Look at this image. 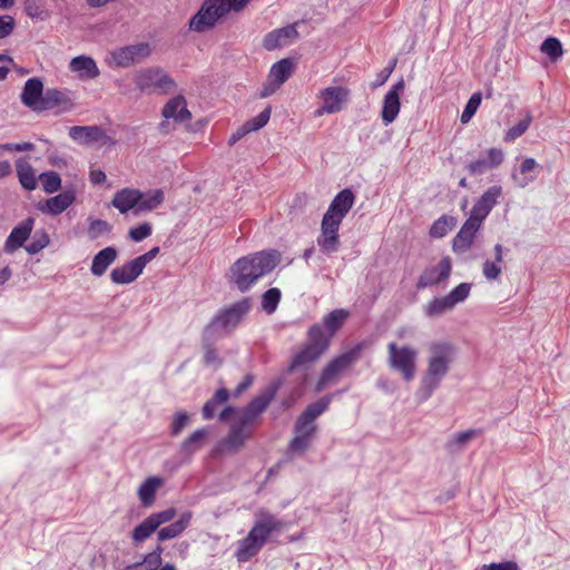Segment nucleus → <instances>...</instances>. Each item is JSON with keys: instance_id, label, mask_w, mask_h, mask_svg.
<instances>
[{"instance_id": "49530a36", "label": "nucleus", "mask_w": 570, "mask_h": 570, "mask_svg": "<svg viewBox=\"0 0 570 570\" xmlns=\"http://www.w3.org/2000/svg\"><path fill=\"white\" fill-rule=\"evenodd\" d=\"M48 244V234L45 230H37L32 237V240L24 248L29 254L35 255L47 247Z\"/></svg>"}, {"instance_id": "aec40b11", "label": "nucleus", "mask_w": 570, "mask_h": 570, "mask_svg": "<svg viewBox=\"0 0 570 570\" xmlns=\"http://www.w3.org/2000/svg\"><path fill=\"white\" fill-rule=\"evenodd\" d=\"M297 37L298 32L295 26H286L267 33L263 40V46L266 50L271 51L291 43Z\"/></svg>"}, {"instance_id": "412c9836", "label": "nucleus", "mask_w": 570, "mask_h": 570, "mask_svg": "<svg viewBox=\"0 0 570 570\" xmlns=\"http://www.w3.org/2000/svg\"><path fill=\"white\" fill-rule=\"evenodd\" d=\"M140 200V190L134 188H124L117 191L111 200V205L121 214H126L134 209V214L138 215V203Z\"/></svg>"}, {"instance_id": "0eeeda50", "label": "nucleus", "mask_w": 570, "mask_h": 570, "mask_svg": "<svg viewBox=\"0 0 570 570\" xmlns=\"http://www.w3.org/2000/svg\"><path fill=\"white\" fill-rule=\"evenodd\" d=\"M417 350L410 345L399 346L395 342L387 345V362L392 370L401 373L410 382L416 373Z\"/></svg>"}, {"instance_id": "b1692460", "label": "nucleus", "mask_w": 570, "mask_h": 570, "mask_svg": "<svg viewBox=\"0 0 570 570\" xmlns=\"http://www.w3.org/2000/svg\"><path fill=\"white\" fill-rule=\"evenodd\" d=\"M142 271L144 269L135 258L120 267L114 268L110 273V279L112 283L119 285L130 284L142 273Z\"/></svg>"}, {"instance_id": "a878e982", "label": "nucleus", "mask_w": 570, "mask_h": 570, "mask_svg": "<svg viewBox=\"0 0 570 570\" xmlns=\"http://www.w3.org/2000/svg\"><path fill=\"white\" fill-rule=\"evenodd\" d=\"M70 69L81 79H95L99 76V69L91 57L78 56L70 61Z\"/></svg>"}, {"instance_id": "473e14b6", "label": "nucleus", "mask_w": 570, "mask_h": 570, "mask_svg": "<svg viewBox=\"0 0 570 570\" xmlns=\"http://www.w3.org/2000/svg\"><path fill=\"white\" fill-rule=\"evenodd\" d=\"M76 199V193L72 189L62 191L47 200V209L52 215H59L66 210Z\"/></svg>"}, {"instance_id": "8fccbe9b", "label": "nucleus", "mask_w": 570, "mask_h": 570, "mask_svg": "<svg viewBox=\"0 0 570 570\" xmlns=\"http://www.w3.org/2000/svg\"><path fill=\"white\" fill-rule=\"evenodd\" d=\"M476 430H466L463 432L456 433L451 441L448 443V448L451 451H458L462 449L468 442H470L474 436H476Z\"/></svg>"}, {"instance_id": "c9c22d12", "label": "nucleus", "mask_w": 570, "mask_h": 570, "mask_svg": "<svg viewBox=\"0 0 570 570\" xmlns=\"http://www.w3.org/2000/svg\"><path fill=\"white\" fill-rule=\"evenodd\" d=\"M16 167L21 186L27 190H33L37 187V180L32 166L23 158H19Z\"/></svg>"}, {"instance_id": "6e6d98bb", "label": "nucleus", "mask_w": 570, "mask_h": 570, "mask_svg": "<svg viewBox=\"0 0 570 570\" xmlns=\"http://www.w3.org/2000/svg\"><path fill=\"white\" fill-rule=\"evenodd\" d=\"M470 289H471V284L461 283L455 288H453L449 293V295H446V297L449 298V301L451 302V304L454 307L456 304L462 303L463 301L466 299V297L469 296Z\"/></svg>"}, {"instance_id": "dca6fc26", "label": "nucleus", "mask_w": 570, "mask_h": 570, "mask_svg": "<svg viewBox=\"0 0 570 570\" xmlns=\"http://www.w3.org/2000/svg\"><path fill=\"white\" fill-rule=\"evenodd\" d=\"M404 87V81L401 79L384 96L381 116L385 125L393 122L397 117L401 108L400 92L403 91Z\"/></svg>"}, {"instance_id": "e433bc0d", "label": "nucleus", "mask_w": 570, "mask_h": 570, "mask_svg": "<svg viewBox=\"0 0 570 570\" xmlns=\"http://www.w3.org/2000/svg\"><path fill=\"white\" fill-rule=\"evenodd\" d=\"M229 397V392L226 389H219L215 392L212 399H209L203 406L202 413L205 420L214 417L216 410L219 405L226 403Z\"/></svg>"}, {"instance_id": "1a4fd4ad", "label": "nucleus", "mask_w": 570, "mask_h": 570, "mask_svg": "<svg viewBox=\"0 0 570 570\" xmlns=\"http://www.w3.org/2000/svg\"><path fill=\"white\" fill-rule=\"evenodd\" d=\"M364 343H358L350 351L333 358L322 371L315 391L320 393L327 385L333 384L342 372L346 371L361 358Z\"/></svg>"}, {"instance_id": "37998d69", "label": "nucleus", "mask_w": 570, "mask_h": 570, "mask_svg": "<svg viewBox=\"0 0 570 570\" xmlns=\"http://www.w3.org/2000/svg\"><path fill=\"white\" fill-rule=\"evenodd\" d=\"M317 244L321 247L322 252L325 254H332L337 252L340 245L338 233L334 234H323L321 233L317 238Z\"/></svg>"}, {"instance_id": "a211bd4d", "label": "nucleus", "mask_w": 570, "mask_h": 570, "mask_svg": "<svg viewBox=\"0 0 570 570\" xmlns=\"http://www.w3.org/2000/svg\"><path fill=\"white\" fill-rule=\"evenodd\" d=\"M35 225V218L28 217L21 224L16 226L8 236L3 250L7 254H12L18 248L23 246L24 242L30 237Z\"/></svg>"}, {"instance_id": "393cba45", "label": "nucleus", "mask_w": 570, "mask_h": 570, "mask_svg": "<svg viewBox=\"0 0 570 570\" xmlns=\"http://www.w3.org/2000/svg\"><path fill=\"white\" fill-rule=\"evenodd\" d=\"M193 513L190 511H186L181 513L179 519L161 529L158 530L157 537L159 541H167L174 538H177L181 534L186 528L189 525Z\"/></svg>"}, {"instance_id": "4468645a", "label": "nucleus", "mask_w": 570, "mask_h": 570, "mask_svg": "<svg viewBox=\"0 0 570 570\" xmlns=\"http://www.w3.org/2000/svg\"><path fill=\"white\" fill-rule=\"evenodd\" d=\"M350 90L345 87H327L321 91V98L323 99V106L317 111L318 115L322 112L335 114L342 110L343 104L347 100Z\"/></svg>"}, {"instance_id": "ddd939ff", "label": "nucleus", "mask_w": 570, "mask_h": 570, "mask_svg": "<svg viewBox=\"0 0 570 570\" xmlns=\"http://www.w3.org/2000/svg\"><path fill=\"white\" fill-rule=\"evenodd\" d=\"M250 436V429L243 425L239 421L232 424L229 433L219 441L215 449L216 453L237 452L245 441Z\"/></svg>"}, {"instance_id": "13d9d810", "label": "nucleus", "mask_w": 570, "mask_h": 570, "mask_svg": "<svg viewBox=\"0 0 570 570\" xmlns=\"http://www.w3.org/2000/svg\"><path fill=\"white\" fill-rule=\"evenodd\" d=\"M111 230V226L108 222L102 219H92L90 222L88 234L91 239L98 238L102 234H107Z\"/></svg>"}, {"instance_id": "2f4dec72", "label": "nucleus", "mask_w": 570, "mask_h": 570, "mask_svg": "<svg viewBox=\"0 0 570 570\" xmlns=\"http://www.w3.org/2000/svg\"><path fill=\"white\" fill-rule=\"evenodd\" d=\"M293 70V60L289 58H284L272 66L268 80H272L282 86L292 76Z\"/></svg>"}, {"instance_id": "0e129e2a", "label": "nucleus", "mask_w": 570, "mask_h": 570, "mask_svg": "<svg viewBox=\"0 0 570 570\" xmlns=\"http://www.w3.org/2000/svg\"><path fill=\"white\" fill-rule=\"evenodd\" d=\"M16 28V20L12 16H0V40L12 35Z\"/></svg>"}, {"instance_id": "774afa93", "label": "nucleus", "mask_w": 570, "mask_h": 570, "mask_svg": "<svg viewBox=\"0 0 570 570\" xmlns=\"http://www.w3.org/2000/svg\"><path fill=\"white\" fill-rule=\"evenodd\" d=\"M481 570H519V567L514 561H504L500 563L483 564Z\"/></svg>"}, {"instance_id": "052dcab7", "label": "nucleus", "mask_w": 570, "mask_h": 570, "mask_svg": "<svg viewBox=\"0 0 570 570\" xmlns=\"http://www.w3.org/2000/svg\"><path fill=\"white\" fill-rule=\"evenodd\" d=\"M312 439L295 434V438L289 443L288 450L292 453L302 454L309 448Z\"/></svg>"}, {"instance_id": "bf43d9fd", "label": "nucleus", "mask_w": 570, "mask_h": 570, "mask_svg": "<svg viewBox=\"0 0 570 570\" xmlns=\"http://www.w3.org/2000/svg\"><path fill=\"white\" fill-rule=\"evenodd\" d=\"M164 549L158 544L150 553H148L141 563L146 564L149 570H156L161 564V553Z\"/></svg>"}, {"instance_id": "7ed1b4c3", "label": "nucleus", "mask_w": 570, "mask_h": 570, "mask_svg": "<svg viewBox=\"0 0 570 570\" xmlns=\"http://www.w3.org/2000/svg\"><path fill=\"white\" fill-rule=\"evenodd\" d=\"M429 352L428 367L416 393L421 402L429 400L439 387L441 381L448 375L455 350L450 343L433 342L429 346Z\"/></svg>"}, {"instance_id": "4be33fe9", "label": "nucleus", "mask_w": 570, "mask_h": 570, "mask_svg": "<svg viewBox=\"0 0 570 570\" xmlns=\"http://www.w3.org/2000/svg\"><path fill=\"white\" fill-rule=\"evenodd\" d=\"M480 227L481 226L476 225L475 223L466 219L452 240L453 252L458 254L468 252L471 248L475 234Z\"/></svg>"}, {"instance_id": "6e6552de", "label": "nucleus", "mask_w": 570, "mask_h": 570, "mask_svg": "<svg viewBox=\"0 0 570 570\" xmlns=\"http://www.w3.org/2000/svg\"><path fill=\"white\" fill-rule=\"evenodd\" d=\"M283 385V380L278 379L258 393L245 407L238 410V420L243 425L250 429L258 420L261 414L267 409L269 403L276 396V393Z\"/></svg>"}, {"instance_id": "c756f323", "label": "nucleus", "mask_w": 570, "mask_h": 570, "mask_svg": "<svg viewBox=\"0 0 570 570\" xmlns=\"http://www.w3.org/2000/svg\"><path fill=\"white\" fill-rule=\"evenodd\" d=\"M209 431L207 429H198L193 432L181 444L179 452L184 458H190L196 451H198L205 443Z\"/></svg>"}, {"instance_id": "423d86ee", "label": "nucleus", "mask_w": 570, "mask_h": 570, "mask_svg": "<svg viewBox=\"0 0 570 570\" xmlns=\"http://www.w3.org/2000/svg\"><path fill=\"white\" fill-rule=\"evenodd\" d=\"M134 81L142 92H157L169 95L177 88L176 81L160 67H150L138 70Z\"/></svg>"}, {"instance_id": "338daca9", "label": "nucleus", "mask_w": 570, "mask_h": 570, "mask_svg": "<svg viewBox=\"0 0 570 570\" xmlns=\"http://www.w3.org/2000/svg\"><path fill=\"white\" fill-rule=\"evenodd\" d=\"M499 263L485 261L483 264V275L487 279H497L501 275V267L498 265Z\"/></svg>"}, {"instance_id": "2eb2a0df", "label": "nucleus", "mask_w": 570, "mask_h": 570, "mask_svg": "<svg viewBox=\"0 0 570 570\" xmlns=\"http://www.w3.org/2000/svg\"><path fill=\"white\" fill-rule=\"evenodd\" d=\"M452 269V262L449 256L443 257L438 266L429 267L423 271L417 281L419 288H425L436 285L449 278Z\"/></svg>"}, {"instance_id": "09e8293b", "label": "nucleus", "mask_w": 570, "mask_h": 570, "mask_svg": "<svg viewBox=\"0 0 570 570\" xmlns=\"http://www.w3.org/2000/svg\"><path fill=\"white\" fill-rule=\"evenodd\" d=\"M281 299V292L278 288H269L263 294L262 307L263 309L271 314L273 313Z\"/></svg>"}, {"instance_id": "f03ea898", "label": "nucleus", "mask_w": 570, "mask_h": 570, "mask_svg": "<svg viewBox=\"0 0 570 570\" xmlns=\"http://www.w3.org/2000/svg\"><path fill=\"white\" fill-rule=\"evenodd\" d=\"M277 250H263L237 259L229 268L228 277L240 292H246L279 263Z\"/></svg>"}, {"instance_id": "69168bd1", "label": "nucleus", "mask_w": 570, "mask_h": 570, "mask_svg": "<svg viewBox=\"0 0 570 570\" xmlns=\"http://www.w3.org/2000/svg\"><path fill=\"white\" fill-rule=\"evenodd\" d=\"M150 235H151V226L148 223H144V224H141L135 228H131L129 230V237L134 242H141Z\"/></svg>"}, {"instance_id": "5701e85b", "label": "nucleus", "mask_w": 570, "mask_h": 570, "mask_svg": "<svg viewBox=\"0 0 570 570\" xmlns=\"http://www.w3.org/2000/svg\"><path fill=\"white\" fill-rule=\"evenodd\" d=\"M161 115L164 118H173L178 122H184L191 118V112L187 109V102L183 95H178L166 102Z\"/></svg>"}, {"instance_id": "f8f14e48", "label": "nucleus", "mask_w": 570, "mask_h": 570, "mask_svg": "<svg viewBox=\"0 0 570 570\" xmlns=\"http://www.w3.org/2000/svg\"><path fill=\"white\" fill-rule=\"evenodd\" d=\"M150 53L151 48L149 43L141 42L116 49L112 52V59L118 67L125 68L141 61L142 59L149 57Z\"/></svg>"}, {"instance_id": "ea45409f", "label": "nucleus", "mask_w": 570, "mask_h": 570, "mask_svg": "<svg viewBox=\"0 0 570 570\" xmlns=\"http://www.w3.org/2000/svg\"><path fill=\"white\" fill-rule=\"evenodd\" d=\"M158 528L148 515L140 524L134 528L131 538L135 543H140L149 538Z\"/></svg>"}, {"instance_id": "a18cd8bd", "label": "nucleus", "mask_w": 570, "mask_h": 570, "mask_svg": "<svg viewBox=\"0 0 570 570\" xmlns=\"http://www.w3.org/2000/svg\"><path fill=\"white\" fill-rule=\"evenodd\" d=\"M532 121V116L530 112L527 114V116L521 119L517 125L511 127L504 136V140L510 142L522 136L529 128L530 124Z\"/></svg>"}, {"instance_id": "603ef678", "label": "nucleus", "mask_w": 570, "mask_h": 570, "mask_svg": "<svg viewBox=\"0 0 570 570\" xmlns=\"http://www.w3.org/2000/svg\"><path fill=\"white\" fill-rule=\"evenodd\" d=\"M314 422L315 421L304 420V416L301 414L295 422V434L312 439L317 430V426Z\"/></svg>"}, {"instance_id": "cd10ccee", "label": "nucleus", "mask_w": 570, "mask_h": 570, "mask_svg": "<svg viewBox=\"0 0 570 570\" xmlns=\"http://www.w3.org/2000/svg\"><path fill=\"white\" fill-rule=\"evenodd\" d=\"M163 483L164 480L159 476H150L142 482L138 489V497L142 507L149 508L154 504L156 492Z\"/></svg>"}, {"instance_id": "f704fd0d", "label": "nucleus", "mask_w": 570, "mask_h": 570, "mask_svg": "<svg viewBox=\"0 0 570 570\" xmlns=\"http://www.w3.org/2000/svg\"><path fill=\"white\" fill-rule=\"evenodd\" d=\"M165 199L161 189H154L147 193L140 191V200L138 203V215L144 212H151L158 208Z\"/></svg>"}, {"instance_id": "864d4df0", "label": "nucleus", "mask_w": 570, "mask_h": 570, "mask_svg": "<svg viewBox=\"0 0 570 570\" xmlns=\"http://www.w3.org/2000/svg\"><path fill=\"white\" fill-rule=\"evenodd\" d=\"M342 220L343 218L336 216L335 214L326 212L322 219L321 230L323 232V234L338 233Z\"/></svg>"}, {"instance_id": "c03bdc74", "label": "nucleus", "mask_w": 570, "mask_h": 570, "mask_svg": "<svg viewBox=\"0 0 570 570\" xmlns=\"http://www.w3.org/2000/svg\"><path fill=\"white\" fill-rule=\"evenodd\" d=\"M541 51L544 52L552 61L562 56V45L559 39L549 37L541 45Z\"/></svg>"}, {"instance_id": "c85d7f7f", "label": "nucleus", "mask_w": 570, "mask_h": 570, "mask_svg": "<svg viewBox=\"0 0 570 570\" xmlns=\"http://www.w3.org/2000/svg\"><path fill=\"white\" fill-rule=\"evenodd\" d=\"M354 194L351 189H343L332 200L327 212L344 218L354 204Z\"/></svg>"}, {"instance_id": "9d476101", "label": "nucleus", "mask_w": 570, "mask_h": 570, "mask_svg": "<svg viewBox=\"0 0 570 570\" xmlns=\"http://www.w3.org/2000/svg\"><path fill=\"white\" fill-rule=\"evenodd\" d=\"M250 307V298H243L217 314L206 327H212V332L215 334H218L219 331L229 333L240 323Z\"/></svg>"}, {"instance_id": "79ce46f5", "label": "nucleus", "mask_w": 570, "mask_h": 570, "mask_svg": "<svg viewBox=\"0 0 570 570\" xmlns=\"http://www.w3.org/2000/svg\"><path fill=\"white\" fill-rule=\"evenodd\" d=\"M331 400L332 397L326 395L307 405L302 413L304 420L315 421L328 407Z\"/></svg>"}, {"instance_id": "e2e57ef3", "label": "nucleus", "mask_w": 570, "mask_h": 570, "mask_svg": "<svg viewBox=\"0 0 570 570\" xmlns=\"http://www.w3.org/2000/svg\"><path fill=\"white\" fill-rule=\"evenodd\" d=\"M176 509L169 508L159 512L151 513L149 517L156 527L159 528L161 524L170 522L176 517Z\"/></svg>"}, {"instance_id": "5fc2aeb1", "label": "nucleus", "mask_w": 570, "mask_h": 570, "mask_svg": "<svg viewBox=\"0 0 570 570\" xmlns=\"http://www.w3.org/2000/svg\"><path fill=\"white\" fill-rule=\"evenodd\" d=\"M481 100H482V96H481V92H474L468 104L465 105L464 107V110L461 115V122L462 124H466L471 120V118L473 117V115L475 114L478 107L480 106L481 104Z\"/></svg>"}, {"instance_id": "a19ab883", "label": "nucleus", "mask_w": 570, "mask_h": 570, "mask_svg": "<svg viewBox=\"0 0 570 570\" xmlns=\"http://www.w3.org/2000/svg\"><path fill=\"white\" fill-rule=\"evenodd\" d=\"M453 305L449 301L446 296L441 298H434L432 299L426 306H425V314L429 317H438L443 315L444 313L453 309Z\"/></svg>"}, {"instance_id": "20e7f679", "label": "nucleus", "mask_w": 570, "mask_h": 570, "mask_svg": "<svg viewBox=\"0 0 570 570\" xmlns=\"http://www.w3.org/2000/svg\"><path fill=\"white\" fill-rule=\"evenodd\" d=\"M283 528L284 522L276 519L273 514L259 512L254 527L247 537L239 542L236 553L238 561H247L254 557L265 544L268 535L274 531H281Z\"/></svg>"}, {"instance_id": "58836bf2", "label": "nucleus", "mask_w": 570, "mask_h": 570, "mask_svg": "<svg viewBox=\"0 0 570 570\" xmlns=\"http://www.w3.org/2000/svg\"><path fill=\"white\" fill-rule=\"evenodd\" d=\"M158 528L148 515L140 524L134 528L131 538L135 543H140L149 538Z\"/></svg>"}, {"instance_id": "39448f33", "label": "nucleus", "mask_w": 570, "mask_h": 570, "mask_svg": "<svg viewBox=\"0 0 570 570\" xmlns=\"http://www.w3.org/2000/svg\"><path fill=\"white\" fill-rule=\"evenodd\" d=\"M249 0H205L199 11L191 18L189 27L204 32L215 27L217 21L229 12H239Z\"/></svg>"}, {"instance_id": "f257e3e1", "label": "nucleus", "mask_w": 570, "mask_h": 570, "mask_svg": "<svg viewBox=\"0 0 570 570\" xmlns=\"http://www.w3.org/2000/svg\"><path fill=\"white\" fill-rule=\"evenodd\" d=\"M347 316L348 312L335 309L324 317V326L328 333H325L320 324H314L308 330L309 343L293 356L286 370V373L296 375L297 381H299L298 386L293 392L294 397H299L303 394L304 385L309 379V371L314 362L328 348L331 338L342 327Z\"/></svg>"}, {"instance_id": "3c124183", "label": "nucleus", "mask_w": 570, "mask_h": 570, "mask_svg": "<svg viewBox=\"0 0 570 570\" xmlns=\"http://www.w3.org/2000/svg\"><path fill=\"white\" fill-rule=\"evenodd\" d=\"M42 186L46 193L52 194L60 189L61 179L56 171H48L40 175Z\"/></svg>"}, {"instance_id": "de8ad7c7", "label": "nucleus", "mask_w": 570, "mask_h": 570, "mask_svg": "<svg viewBox=\"0 0 570 570\" xmlns=\"http://www.w3.org/2000/svg\"><path fill=\"white\" fill-rule=\"evenodd\" d=\"M500 195H501V187L492 186L479 198L476 204L490 213L491 209L497 204V200L500 197Z\"/></svg>"}, {"instance_id": "680f3d73", "label": "nucleus", "mask_w": 570, "mask_h": 570, "mask_svg": "<svg viewBox=\"0 0 570 570\" xmlns=\"http://www.w3.org/2000/svg\"><path fill=\"white\" fill-rule=\"evenodd\" d=\"M189 420L190 417L186 412H178L170 424V434L174 436L180 434Z\"/></svg>"}, {"instance_id": "f3484780", "label": "nucleus", "mask_w": 570, "mask_h": 570, "mask_svg": "<svg viewBox=\"0 0 570 570\" xmlns=\"http://www.w3.org/2000/svg\"><path fill=\"white\" fill-rule=\"evenodd\" d=\"M58 108V112H68L75 108L68 90L47 89L42 99L41 111Z\"/></svg>"}, {"instance_id": "7c9ffc66", "label": "nucleus", "mask_w": 570, "mask_h": 570, "mask_svg": "<svg viewBox=\"0 0 570 570\" xmlns=\"http://www.w3.org/2000/svg\"><path fill=\"white\" fill-rule=\"evenodd\" d=\"M217 334L212 332V327H205L203 332V350L204 362L206 365L219 366L222 364V360L218 356L216 348L214 347V341L216 340Z\"/></svg>"}, {"instance_id": "4d7b16f0", "label": "nucleus", "mask_w": 570, "mask_h": 570, "mask_svg": "<svg viewBox=\"0 0 570 570\" xmlns=\"http://www.w3.org/2000/svg\"><path fill=\"white\" fill-rule=\"evenodd\" d=\"M271 118V108L267 107L263 111H261L256 117L249 119L244 125L248 129L249 132L259 130L263 128Z\"/></svg>"}, {"instance_id": "72a5a7b5", "label": "nucleus", "mask_w": 570, "mask_h": 570, "mask_svg": "<svg viewBox=\"0 0 570 570\" xmlns=\"http://www.w3.org/2000/svg\"><path fill=\"white\" fill-rule=\"evenodd\" d=\"M538 167L539 165L533 158H525L520 166V173H513L512 178L518 186L525 187L535 179L537 174L534 171Z\"/></svg>"}, {"instance_id": "bb28decb", "label": "nucleus", "mask_w": 570, "mask_h": 570, "mask_svg": "<svg viewBox=\"0 0 570 570\" xmlns=\"http://www.w3.org/2000/svg\"><path fill=\"white\" fill-rule=\"evenodd\" d=\"M117 254V249L111 246H108L98 252L92 259L91 273L95 276L104 275L108 267L116 261Z\"/></svg>"}, {"instance_id": "4c0bfd02", "label": "nucleus", "mask_w": 570, "mask_h": 570, "mask_svg": "<svg viewBox=\"0 0 570 570\" xmlns=\"http://www.w3.org/2000/svg\"><path fill=\"white\" fill-rule=\"evenodd\" d=\"M455 224L456 219L453 216L443 215L432 224L430 228V236L434 238H442L455 226Z\"/></svg>"}, {"instance_id": "9b49d317", "label": "nucleus", "mask_w": 570, "mask_h": 570, "mask_svg": "<svg viewBox=\"0 0 570 570\" xmlns=\"http://www.w3.org/2000/svg\"><path fill=\"white\" fill-rule=\"evenodd\" d=\"M69 137L86 146L99 144L100 146H111L116 140L108 136L100 126H72L69 128Z\"/></svg>"}, {"instance_id": "6ab92c4d", "label": "nucleus", "mask_w": 570, "mask_h": 570, "mask_svg": "<svg viewBox=\"0 0 570 570\" xmlns=\"http://www.w3.org/2000/svg\"><path fill=\"white\" fill-rule=\"evenodd\" d=\"M43 83L39 78H30L26 81L21 92V101L35 111H41L43 99Z\"/></svg>"}]
</instances>
